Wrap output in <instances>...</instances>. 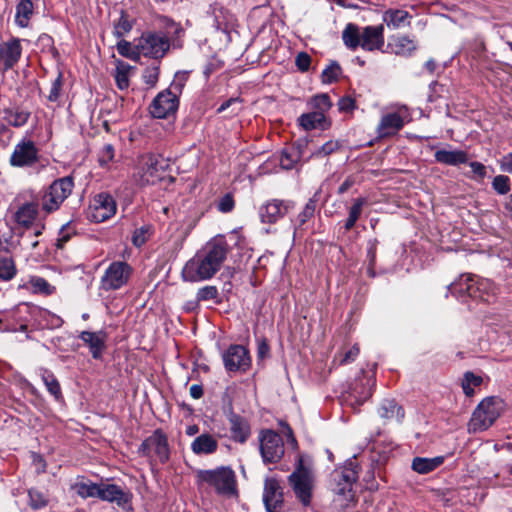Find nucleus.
Listing matches in <instances>:
<instances>
[{"label":"nucleus","instance_id":"nucleus-14","mask_svg":"<svg viewBox=\"0 0 512 512\" xmlns=\"http://www.w3.org/2000/svg\"><path fill=\"white\" fill-rule=\"evenodd\" d=\"M374 385L375 380L372 377L363 375L351 384L345 401L352 407L362 405L371 397Z\"/></svg>","mask_w":512,"mask_h":512},{"label":"nucleus","instance_id":"nucleus-49","mask_svg":"<svg viewBox=\"0 0 512 512\" xmlns=\"http://www.w3.org/2000/svg\"><path fill=\"white\" fill-rule=\"evenodd\" d=\"M312 103L314 108L317 109L316 112H322L323 114L332 106L328 94H319L314 96L312 99Z\"/></svg>","mask_w":512,"mask_h":512},{"label":"nucleus","instance_id":"nucleus-37","mask_svg":"<svg viewBox=\"0 0 512 512\" xmlns=\"http://www.w3.org/2000/svg\"><path fill=\"white\" fill-rule=\"evenodd\" d=\"M443 462L442 457L435 458H421L417 457L412 462V468L414 471L420 474H426L436 469Z\"/></svg>","mask_w":512,"mask_h":512},{"label":"nucleus","instance_id":"nucleus-25","mask_svg":"<svg viewBox=\"0 0 512 512\" xmlns=\"http://www.w3.org/2000/svg\"><path fill=\"white\" fill-rule=\"evenodd\" d=\"M435 160L438 163L456 166L464 164L468 161V155L462 150H437L434 154Z\"/></svg>","mask_w":512,"mask_h":512},{"label":"nucleus","instance_id":"nucleus-45","mask_svg":"<svg viewBox=\"0 0 512 512\" xmlns=\"http://www.w3.org/2000/svg\"><path fill=\"white\" fill-rule=\"evenodd\" d=\"M132 29V22L128 19L126 13L122 10L119 19L114 23V34L122 38Z\"/></svg>","mask_w":512,"mask_h":512},{"label":"nucleus","instance_id":"nucleus-60","mask_svg":"<svg viewBox=\"0 0 512 512\" xmlns=\"http://www.w3.org/2000/svg\"><path fill=\"white\" fill-rule=\"evenodd\" d=\"M338 107L342 112L352 111L355 108V100L350 96L342 97L338 102Z\"/></svg>","mask_w":512,"mask_h":512},{"label":"nucleus","instance_id":"nucleus-1","mask_svg":"<svg viewBox=\"0 0 512 512\" xmlns=\"http://www.w3.org/2000/svg\"><path fill=\"white\" fill-rule=\"evenodd\" d=\"M229 250L224 236L212 238L201 251L187 261L182 269L183 279L199 282L212 278L220 270Z\"/></svg>","mask_w":512,"mask_h":512},{"label":"nucleus","instance_id":"nucleus-6","mask_svg":"<svg viewBox=\"0 0 512 512\" xmlns=\"http://www.w3.org/2000/svg\"><path fill=\"white\" fill-rule=\"evenodd\" d=\"M133 269L125 261H114L104 271L100 280V289L106 292L119 290L126 286Z\"/></svg>","mask_w":512,"mask_h":512},{"label":"nucleus","instance_id":"nucleus-53","mask_svg":"<svg viewBox=\"0 0 512 512\" xmlns=\"http://www.w3.org/2000/svg\"><path fill=\"white\" fill-rule=\"evenodd\" d=\"M340 148V143L338 141H327L325 144H323L315 153L316 156H327L331 153L335 152Z\"/></svg>","mask_w":512,"mask_h":512},{"label":"nucleus","instance_id":"nucleus-4","mask_svg":"<svg viewBox=\"0 0 512 512\" xmlns=\"http://www.w3.org/2000/svg\"><path fill=\"white\" fill-rule=\"evenodd\" d=\"M168 167L167 160L161 155L145 154L138 161L137 172L134 179L139 185H153L159 182Z\"/></svg>","mask_w":512,"mask_h":512},{"label":"nucleus","instance_id":"nucleus-34","mask_svg":"<svg viewBox=\"0 0 512 512\" xmlns=\"http://www.w3.org/2000/svg\"><path fill=\"white\" fill-rule=\"evenodd\" d=\"M390 45L393 52L400 56H410L417 49L416 42L407 36L395 38Z\"/></svg>","mask_w":512,"mask_h":512},{"label":"nucleus","instance_id":"nucleus-42","mask_svg":"<svg viewBox=\"0 0 512 512\" xmlns=\"http://www.w3.org/2000/svg\"><path fill=\"white\" fill-rule=\"evenodd\" d=\"M30 117V113L25 110H8L6 111L7 122L14 127H21L25 125Z\"/></svg>","mask_w":512,"mask_h":512},{"label":"nucleus","instance_id":"nucleus-24","mask_svg":"<svg viewBox=\"0 0 512 512\" xmlns=\"http://www.w3.org/2000/svg\"><path fill=\"white\" fill-rule=\"evenodd\" d=\"M231 437L234 441L245 443L251 434L248 421L240 415L231 413L229 416Z\"/></svg>","mask_w":512,"mask_h":512},{"label":"nucleus","instance_id":"nucleus-5","mask_svg":"<svg viewBox=\"0 0 512 512\" xmlns=\"http://www.w3.org/2000/svg\"><path fill=\"white\" fill-rule=\"evenodd\" d=\"M358 474L352 467H344L341 470H335L333 473V481L335 487L334 501L341 507H346L354 500L353 484L356 482Z\"/></svg>","mask_w":512,"mask_h":512},{"label":"nucleus","instance_id":"nucleus-54","mask_svg":"<svg viewBox=\"0 0 512 512\" xmlns=\"http://www.w3.org/2000/svg\"><path fill=\"white\" fill-rule=\"evenodd\" d=\"M314 210H315V206L312 201H310L309 203H307L305 205L304 209L297 217L299 226H302L303 224H305L306 221L313 216Z\"/></svg>","mask_w":512,"mask_h":512},{"label":"nucleus","instance_id":"nucleus-8","mask_svg":"<svg viewBox=\"0 0 512 512\" xmlns=\"http://www.w3.org/2000/svg\"><path fill=\"white\" fill-rule=\"evenodd\" d=\"M73 179L69 176L55 180L44 193L41 206L46 213L56 211L72 193Z\"/></svg>","mask_w":512,"mask_h":512},{"label":"nucleus","instance_id":"nucleus-59","mask_svg":"<svg viewBox=\"0 0 512 512\" xmlns=\"http://www.w3.org/2000/svg\"><path fill=\"white\" fill-rule=\"evenodd\" d=\"M469 166L471 167V170L476 179L482 180L486 177V167L482 163L474 161L471 162Z\"/></svg>","mask_w":512,"mask_h":512},{"label":"nucleus","instance_id":"nucleus-29","mask_svg":"<svg viewBox=\"0 0 512 512\" xmlns=\"http://www.w3.org/2000/svg\"><path fill=\"white\" fill-rule=\"evenodd\" d=\"M378 414L383 419H395L400 422L404 417V411L402 407L393 399H385L382 401L378 408Z\"/></svg>","mask_w":512,"mask_h":512},{"label":"nucleus","instance_id":"nucleus-3","mask_svg":"<svg viewBox=\"0 0 512 512\" xmlns=\"http://www.w3.org/2000/svg\"><path fill=\"white\" fill-rule=\"evenodd\" d=\"M504 409V402L498 397H487L483 399L476 409L468 424L469 431L478 432L488 429L501 415Z\"/></svg>","mask_w":512,"mask_h":512},{"label":"nucleus","instance_id":"nucleus-39","mask_svg":"<svg viewBox=\"0 0 512 512\" xmlns=\"http://www.w3.org/2000/svg\"><path fill=\"white\" fill-rule=\"evenodd\" d=\"M42 380L51 395L54 396L56 400L62 398V391L60 384L53 373L48 370H44L42 373Z\"/></svg>","mask_w":512,"mask_h":512},{"label":"nucleus","instance_id":"nucleus-23","mask_svg":"<svg viewBox=\"0 0 512 512\" xmlns=\"http://www.w3.org/2000/svg\"><path fill=\"white\" fill-rule=\"evenodd\" d=\"M98 498L124 507L129 502L130 495L118 485L101 483Z\"/></svg>","mask_w":512,"mask_h":512},{"label":"nucleus","instance_id":"nucleus-62","mask_svg":"<svg viewBox=\"0 0 512 512\" xmlns=\"http://www.w3.org/2000/svg\"><path fill=\"white\" fill-rule=\"evenodd\" d=\"M113 157H114L113 146L110 144H106L102 149V153H101V156L99 159L101 165L108 163L109 161H111L113 159Z\"/></svg>","mask_w":512,"mask_h":512},{"label":"nucleus","instance_id":"nucleus-27","mask_svg":"<svg viewBox=\"0 0 512 512\" xmlns=\"http://www.w3.org/2000/svg\"><path fill=\"white\" fill-rule=\"evenodd\" d=\"M411 15L402 9H388L383 14V21L388 27L398 29L410 24Z\"/></svg>","mask_w":512,"mask_h":512},{"label":"nucleus","instance_id":"nucleus-31","mask_svg":"<svg viewBox=\"0 0 512 512\" xmlns=\"http://www.w3.org/2000/svg\"><path fill=\"white\" fill-rule=\"evenodd\" d=\"M99 489H100V484L93 483L92 481L86 480L84 478L78 479L72 485V490H74L75 493L83 499L93 498V497L98 498Z\"/></svg>","mask_w":512,"mask_h":512},{"label":"nucleus","instance_id":"nucleus-55","mask_svg":"<svg viewBox=\"0 0 512 512\" xmlns=\"http://www.w3.org/2000/svg\"><path fill=\"white\" fill-rule=\"evenodd\" d=\"M295 64L300 71L306 72L310 67L311 57L305 52H300L296 56Z\"/></svg>","mask_w":512,"mask_h":512},{"label":"nucleus","instance_id":"nucleus-64","mask_svg":"<svg viewBox=\"0 0 512 512\" xmlns=\"http://www.w3.org/2000/svg\"><path fill=\"white\" fill-rule=\"evenodd\" d=\"M145 233H146V231L143 228L135 231L133 238H132L133 244L135 246L140 247L145 243V241H146Z\"/></svg>","mask_w":512,"mask_h":512},{"label":"nucleus","instance_id":"nucleus-61","mask_svg":"<svg viewBox=\"0 0 512 512\" xmlns=\"http://www.w3.org/2000/svg\"><path fill=\"white\" fill-rule=\"evenodd\" d=\"M499 167L501 171L512 174V152L501 157Z\"/></svg>","mask_w":512,"mask_h":512},{"label":"nucleus","instance_id":"nucleus-13","mask_svg":"<svg viewBox=\"0 0 512 512\" xmlns=\"http://www.w3.org/2000/svg\"><path fill=\"white\" fill-rule=\"evenodd\" d=\"M143 456L151 457L154 453L161 463L169 459V445L166 435L160 430H155L152 435L145 439L139 447Z\"/></svg>","mask_w":512,"mask_h":512},{"label":"nucleus","instance_id":"nucleus-41","mask_svg":"<svg viewBox=\"0 0 512 512\" xmlns=\"http://www.w3.org/2000/svg\"><path fill=\"white\" fill-rule=\"evenodd\" d=\"M482 383V377L472 372H466L462 380V389L466 396L472 397L475 394V387H479Z\"/></svg>","mask_w":512,"mask_h":512},{"label":"nucleus","instance_id":"nucleus-38","mask_svg":"<svg viewBox=\"0 0 512 512\" xmlns=\"http://www.w3.org/2000/svg\"><path fill=\"white\" fill-rule=\"evenodd\" d=\"M365 203L366 200L362 197L354 200V203L349 210V216L344 225L347 231L351 230L354 227L355 223L357 222L362 213V208Z\"/></svg>","mask_w":512,"mask_h":512},{"label":"nucleus","instance_id":"nucleus-26","mask_svg":"<svg viewBox=\"0 0 512 512\" xmlns=\"http://www.w3.org/2000/svg\"><path fill=\"white\" fill-rule=\"evenodd\" d=\"M217 448V440L208 433H204L196 437L191 444V450L197 455L212 454L217 450Z\"/></svg>","mask_w":512,"mask_h":512},{"label":"nucleus","instance_id":"nucleus-44","mask_svg":"<svg viewBox=\"0 0 512 512\" xmlns=\"http://www.w3.org/2000/svg\"><path fill=\"white\" fill-rule=\"evenodd\" d=\"M28 497H29L28 504L31 507V509H33V510L42 509V508L46 507L48 504L47 497L37 489H34V488L29 489Z\"/></svg>","mask_w":512,"mask_h":512},{"label":"nucleus","instance_id":"nucleus-43","mask_svg":"<svg viewBox=\"0 0 512 512\" xmlns=\"http://www.w3.org/2000/svg\"><path fill=\"white\" fill-rule=\"evenodd\" d=\"M16 274L15 263L10 257H0V279L11 280Z\"/></svg>","mask_w":512,"mask_h":512},{"label":"nucleus","instance_id":"nucleus-21","mask_svg":"<svg viewBox=\"0 0 512 512\" xmlns=\"http://www.w3.org/2000/svg\"><path fill=\"white\" fill-rule=\"evenodd\" d=\"M292 207L291 202L272 200L260 208V217L264 223H275L283 218Z\"/></svg>","mask_w":512,"mask_h":512},{"label":"nucleus","instance_id":"nucleus-46","mask_svg":"<svg viewBox=\"0 0 512 512\" xmlns=\"http://www.w3.org/2000/svg\"><path fill=\"white\" fill-rule=\"evenodd\" d=\"M341 73L342 69L340 65L333 61L327 68L323 70L321 75L322 82L326 84L333 83L338 80Z\"/></svg>","mask_w":512,"mask_h":512},{"label":"nucleus","instance_id":"nucleus-30","mask_svg":"<svg viewBox=\"0 0 512 512\" xmlns=\"http://www.w3.org/2000/svg\"><path fill=\"white\" fill-rule=\"evenodd\" d=\"M361 37L362 31L354 23H348L342 32L344 45L350 50H355L361 46Z\"/></svg>","mask_w":512,"mask_h":512},{"label":"nucleus","instance_id":"nucleus-22","mask_svg":"<svg viewBox=\"0 0 512 512\" xmlns=\"http://www.w3.org/2000/svg\"><path fill=\"white\" fill-rule=\"evenodd\" d=\"M384 45L383 25L366 26L362 29L361 47L366 51L379 50Z\"/></svg>","mask_w":512,"mask_h":512},{"label":"nucleus","instance_id":"nucleus-35","mask_svg":"<svg viewBox=\"0 0 512 512\" xmlns=\"http://www.w3.org/2000/svg\"><path fill=\"white\" fill-rule=\"evenodd\" d=\"M299 124L305 130H312L316 128H323L325 122V115L322 112H310L302 114L299 119Z\"/></svg>","mask_w":512,"mask_h":512},{"label":"nucleus","instance_id":"nucleus-17","mask_svg":"<svg viewBox=\"0 0 512 512\" xmlns=\"http://www.w3.org/2000/svg\"><path fill=\"white\" fill-rule=\"evenodd\" d=\"M223 362L227 371H246L251 364L248 350L242 345H231L223 354Z\"/></svg>","mask_w":512,"mask_h":512},{"label":"nucleus","instance_id":"nucleus-11","mask_svg":"<svg viewBox=\"0 0 512 512\" xmlns=\"http://www.w3.org/2000/svg\"><path fill=\"white\" fill-rule=\"evenodd\" d=\"M169 47L168 38L160 33L143 34L136 45L139 55L155 59L162 58Z\"/></svg>","mask_w":512,"mask_h":512},{"label":"nucleus","instance_id":"nucleus-20","mask_svg":"<svg viewBox=\"0 0 512 512\" xmlns=\"http://www.w3.org/2000/svg\"><path fill=\"white\" fill-rule=\"evenodd\" d=\"M22 54L21 42L17 38H11L0 44V70L11 69L20 59Z\"/></svg>","mask_w":512,"mask_h":512},{"label":"nucleus","instance_id":"nucleus-10","mask_svg":"<svg viewBox=\"0 0 512 512\" xmlns=\"http://www.w3.org/2000/svg\"><path fill=\"white\" fill-rule=\"evenodd\" d=\"M410 121L411 114L409 108L405 105H399L396 107L395 111L382 115L376 129L378 136L381 138L393 136Z\"/></svg>","mask_w":512,"mask_h":512},{"label":"nucleus","instance_id":"nucleus-56","mask_svg":"<svg viewBox=\"0 0 512 512\" xmlns=\"http://www.w3.org/2000/svg\"><path fill=\"white\" fill-rule=\"evenodd\" d=\"M280 165L282 168L289 170L294 167V164L296 162V157L293 153H290L286 150L282 151L280 156Z\"/></svg>","mask_w":512,"mask_h":512},{"label":"nucleus","instance_id":"nucleus-57","mask_svg":"<svg viewBox=\"0 0 512 512\" xmlns=\"http://www.w3.org/2000/svg\"><path fill=\"white\" fill-rule=\"evenodd\" d=\"M159 76V68L158 67H151L147 68L144 71L143 79L146 84L149 86H154L156 82L158 81Z\"/></svg>","mask_w":512,"mask_h":512},{"label":"nucleus","instance_id":"nucleus-7","mask_svg":"<svg viewBox=\"0 0 512 512\" xmlns=\"http://www.w3.org/2000/svg\"><path fill=\"white\" fill-rule=\"evenodd\" d=\"M198 477L214 487L219 494L232 496L236 493L235 474L230 468L221 467L216 470L200 471Z\"/></svg>","mask_w":512,"mask_h":512},{"label":"nucleus","instance_id":"nucleus-58","mask_svg":"<svg viewBox=\"0 0 512 512\" xmlns=\"http://www.w3.org/2000/svg\"><path fill=\"white\" fill-rule=\"evenodd\" d=\"M234 208V200L231 195L227 194L224 197L221 198V200L218 203V209L219 211L223 213H228L232 211Z\"/></svg>","mask_w":512,"mask_h":512},{"label":"nucleus","instance_id":"nucleus-63","mask_svg":"<svg viewBox=\"0 0 512 512\" xmlns=\"http://www.w3.org/2000/svg\"><path fill=\"white\" fill-rule=\"evenodd\" d=\"M460 281H461V277L456 282H454L450 285L449 289L452 294H457V293L461 294V295L467 294L465 281H463L462 285L460 284Z\"/></svg>","mask_w":512,"mask_h":512},{"label":"nucleus","instance_id":"nucleus-36","mask_svg":"<svg viewBox=\"0 0 512 512\" xmlns=\"http://www.w3.org/2000/svg\"><path fill=\"white\" fill-rule=\"evenodd\" d=\"M133 71V67L123 61H118L114 73V78L117 87L120 90L127 89L129 87V78Z\"/></svg>","mask_w":512,"mask_h":512},{"label":"nucleus","instance_id":"nucleus-40","mask_svg":"<svg viewBox=\"0 0 512 512\" xmlns=\"http://www.w3.org/2000/svg\"><path fill=\"white\" fill-rule=\"evenodd\" d=\"M28 283L31 286L32 292L36 294L51 295L55 291V287L39 276L30 277Z\"/></svg>","mask_w":512,"mask_h":512},{"label":"nucleus","instance_id":"nucleus-50","mask_svg":"<svg viewBox=\"0 0 512 512\" xmlns=\"http://www.w3.org/2000/svg\"><path fill=\"white\" fill-rule=\"evenodd\" d=\"M63 81H62V74L59 73L58 76L53 80L51 83L49 94L47 96V99L50 102H56L58 101L62 89Z\"/></svg>","mask_w":512,"mask_h":512},{"label":"nucleus","instance_id":"nucleus-12","mask_svg":"<svg viewBox=\"0 0 512 512\" xmlns=\"http://www.w3.org/2000/svg\"><path fill=\"white\" fill-rule=\"evenodd\" d=\"M39 161V149L29 138H22L14 147L10 156L13 167H31Z\"/></svg>","mask_w":512,"mask_h":512},{"label":"nucleus","instance_id":"nucleus-48","mask_svg":"<svg viewBox=\"0 0 512 512\" xmlns=\"http://www.w3.org/2000/svg\"><path fill=\"white\" fill-rule=\"evenodd\" d=\"M493 189L500 195H505L510 191V179L506 175H497L492 181Z\"/></svg>","mask_w":512,"mask_h":512},{"label":"nucleus","instance_id":"nucleus-33","mask_svg":"<svg viewBox=\"0 0 512 512\" xmlns=\"http://www.w3.org/2000/svg\"><path fill=\"white\" fill-rule=\"evenodd\" d=\"M33 3L31 0H21L16 6L15 22L18 26L25 28L29 25L33 15Z\"/></svg>","mask_w":512,"mask_h":512},{"label":"nucleus","instance_id":"nucleus-51","mask_svg":"<svg viewBox=\"0 0 512 512\" xmlns=\"http://www.w3.org/2000/svg\"><path fill=\"white\" fill-rule=\"evenodd\" d=\"M359 355V347L354 345L345 353H340L335 356V361H338L340 365L348 364L353 362L356 357Z\"/></svg>","mask_w":512,"mask_h":512},{"label":"nucleus","instance_id":"nucleus-19","mask_svg":"<svg viewBox=\"0 0 512 512\" xmlns=\"http://www.w3.org/2000/svg\"><path fill=\"white\" fill-rule=\"evenodd\" d=\"M263 501L268 512H280L283 506V491L275 478H267L264 484Z\"/></svg>","mask_w":512,"mask_h":512},{"label":"nucleus","instance_id":"nucleus-16","mask_svg":"<svg viewBox=\"0 0 512 512\" xmlns=\"http://www.w3.org/2000/svg\"><path fill=\"white\" fill-rule=\"evenodd\" d=\"M463 281L466 284L467 295L471 298L490 302L491 298L495 295V288L487 279L476 280L473 276L466 274L461 275V285Z\"/></svg>","mask_w":512,"mask_h":512},{"label":"nucleus","instance_id":"nucleus-52","mask_svg":"<svg viewBox=\"0 0 512 512\" xmlns=\"http://www.w3.org/2000/svg\"><path fill=\"white\" fill-rule=\"evenodd\" d=\"M218 297V290L215 286H205L197 293L198 301L214 300Z\"/></svg>","mask_w":512,"mask_h":512},{"label":"nucleus","instance_id":"nucleus-9","mask_svg":"<svg viewBox=\"0 0 512 512\" xmlns=\"http://www.w3.org/2000/svg\"><path fill=\"white\" fill-rule=\"evenodd\" d=\"M260 454L265 464L279 462L284 455V442L282 437L271 429L261 430L258 436Z\"/></svg>","mask_w":512,"mask_h":512},{"label":"nucleus","instance_id":"nucleus-2","mask_svg":"<svg viewBox=\"0 0 512 512\" xmlns=\"http://www.w3.org/2000/svg\"><path fill=\"white\" fill-rule=\"evenodd\" d=\"M296 498L304 507H309L313 498L315 476L310 466L304 464L303 458H299L296 469L288 476Z\"/></svg>","mask_w":512,"mask_h":512},{"label":"nucleus","instance_id":"nucleus-15","mask_svg":"<svg viewBox=\"0 0 512 512\" xmlns=\"http://www.w3.org/2000/svg\"><path fill=\"white\" fill-rule=\"evenodd\" d=\"M116 202L107 193L96 195L90 206L89 218L97 223L104 222L116 213Z\"/></svg>","mask_w":512,"mask_h":512},{"label":"nucleus","instance_id":"nucleus-28","mask_svg":"<svg viewBox=\"0 0 512 512\" xmlns=\"http://www.w3.org/2000/svg\"><path fill=\"white\" fill-rule=\"evenodd\" d=\"M80 338L90 347L93 358H99L104 348L105 333L84 331L81 333Z\"/></svg>","mask_w":512,"mask_h":512},{"label":"nucleus","instance_id":"nucleus-32","mask_svg":"<svg viewBox=\"0 0 512 512\" xmlns=\"http://www.w3.org/2000/svg\"><path fill=\"white\" fill-rule=\"evenodd\" d=\"M38 212V205L36 203H26L22 205L15 214V219L18 224L28 227L36 219Z\"/></svg>","mask_w":512,"mask_h":512},{"label":"nucleus","instance_id":"nucleus-18","mask_svg":"<svg viewBox=\"0 0 512 512\" xmlns=\"http://www.w3.org/2000/svg\"><path fill=\"white\" fill-rule=\"evenodd\" d=\"M178 108V98L176 93L171 90H165L159 93L153 100L150 111L155 118H165L174 113Z\"/></svg>","mask_w":512,"mask_h":512},{"label":"nucleus","instance_id":"nucleus-47","mask_svg":"<svg viewBox=\"0 0 512 512\" xmlns=\"http://www.w3.org/2000/svg\"><path fill=\"white\" fill-rule=\"evenodd\" d=\"M117 51L120 55L124 57H128L130 59L136 60L139 55V50L135 47V49L132 47L131 43L128 41H125L121 39L117 43Z\"/></svg>","mask_w":512,"mask_h":512}]
</instances>
